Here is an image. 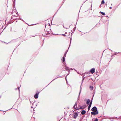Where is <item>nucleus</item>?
I'll return each mask as SVG.
<instances>
[{"label": "nucleus", "instance_id": "obj_1", "mask_svg": "<svg viewBox=\"0 0 121 121\" xmlns=\"http://www.w3.org/2000/svg\"><path fill=\"white\" fill-rule=\"evenodd\" d=\"M98 111H93L91 112V114L95 115L96 114H98Z\"/></svg>", "mask_w": 121, "mask_h": 121}, {"label": "nucleus", "instance_id": "obj_2", "mask_svg": "<svg viewBox=\"0 0 121 121\" xmlns=\"http://www.w3.org/2000/svg\"><path fill=\"white\" fill-rule=\"evenodd\" d=\"M78 114L77 112H75L73 114V118L74 119H76L78 116Z\"/></svg>", "mask_w": 121, "mask_h": 121}, {"label": "nucleus", "instance_id": "obj_3", "mask_svg": "<svg viewBox=\"0 0 121 121\" xmlns=\"http://www.w3.org/2000/svg\"><path fill=\"white\" fill-rule=\"evenodd\" d=\"M91 110L92 111H98L96 107L95 106H94L91 109Z\"/></svg>", "mask_w": 121, "mask_h": 121}, {"label": "nucleus", "instance_id": "obj_4", "mask_svg": "<svg viewBox=\"0 0 121 121\" xmlns=\"http://www.w3.org/2000/svg\"><path fill=\"white\" fill-rule=\"evenodd\" d=\"M39 92H37L35 95L34 97L35 99H36L38 98V95Z\"/></svg>", "mask_w": 121, "mask_h": 121}, {"label": "nucleus", "instance_id": "obj_5", "mask_svg": "<svg viewBox=\"0 0 121 121\" xmlns=\"http://www.w3.org/2000/svg\"><path fill=\"white\" fill-rule=\"evenodd\" d=\"M95 69L94 68L91 69L90 70V72L92 73H93L95 72Z\"/></svg>", "mask_w": 121, "mask_h": 121}, {"label": "nucleus", "instance_id": "obj_6", "mask_svg": "<svg viewBox=\"0 0 121 121\" xmlns=\"http://www.w3.org/2000/svg\"><path fill=\"white\" fill-rule=\"evenodd\" d=\"M65 69L66 70L68 71V72H69L68 74H69L70 73V70L69 69V68L66 66V67H65Z\"/></svg>", "mask_w": 121, "mask_h": 121}, {"label": "nucleus", "instance_id": "obj_7", "mask_svg": "<svg viewBox=\"0 0 121 121\" xmlns=\"http://www.w3.org/2000/svg\"><path fill=\"white\" fill-rule=\"evenodd\" d=\"M86 113V111L84 110H82L81 112V114L82 115L85 114Z\"/></svg>", "mask_w": 121, "mask_h": 121}, {"label": "nucleus", "instance_id": "obj_8", "mask_svg": "<svg viewBox=\"0 0 121 121\" xmlns=\"http://www.w3.org/2000/svg\"><path fill=\"white\" fill-rule=\"evenodd\" d=\"M66 55H65V54L64 55V56L63 57V59H61L62 61H63V62L65 61V58L66 57Z\"/></svg>", "mask_w": 121, "mask_h": 121}, {"label": "nucleus", "instance_id": "obj_9", "mask_svg": "<svg viewBox=\"0 0 121 121\" xmlns=\"http://www.w3.org/2000/svg\"><path fill=\"white\" fill-rule=\"evenodd\" d=\"M90 100L89 99H88L87 101L86 102V104L87 105H89L90 104Z\"/></svg>", "mask_w": 121, "mask_h": 121}, {"label": "nucleus", "instance_id": "obj_10", "mask_svg": "<svg viewBox=\"0 0 121 121\" xmlns=\"http://www.w3.org/2000/svg\"><path fill=\"white\" fill-rule=\"evenodd\" d=\"M77 104L76 102L75 104L73 106V108L75 109H76V108L77 107Z\"/></svg>", "mask_w": 121, "mask_h": 121}, {"label": "nucleus", "instance_id": "obj_11", "mask_svg": "<svg viewBox=\"0 0 121 121\" xmlns=\"http://www.w3.org/2000/svg\"><path fill=\"white\" fill-rule=\"evenodd\" d=\"M85 107H84V106L83 107H82V106H81L80 108H79V109H84Z\"/></svg>", "mask_w": 121, "mask_h": 121}, {"label": "nucleus", "instance_id": "obj_12", "mask_svg": "<svg viewBox=\"0 0 121 121\" xmlns=\"http://www.w3.org/2000/svg\"><path fill=\"white\" fill-rule=\"evenodd\" d=\"M91 104H89V105L88 106V111L90 110V108H91Z\"/></svg>", "mask_w": 121, "mask_h": 121}, {"label": "nucleus", "instance_id": "obj_13", "mask_svg": "<svg viewBox=\"0 0 121 121\" xmlns=\"http://www.w3.org/2000/svg\"><path fill=\"white\" fill-rule=\"evenodd\" d=\"M100 13H101L103 15H105V13L103 12H100Z\"/></svg>", "mask_w": 121, "mask_h": 121}, {"label": "nucleus", "instance_id": "obj_14", "mask_svg": "<svg viewBox=\"0 0 121 121\" xmlns=\"http://www.w3.org/2000/svg\"><path fill=\"white\" fill-rule=\"evenodd\" d=\"M90 88L91 90H92L93 88V87L91 86H90Z\"/></svg>", "mask_w": 121, "mask_h": 121}, {"label": "nucleus", "instance_id": "obj_15", "mask_svg": "<svg viewBox=\"0 0 121 121\" xmlns=\"http://www.w3.org/2000/svg\"><path fill=\"white\" fill-rule=\"evenodd\" d=\"M62 62L64 64V65L65 66V67H66V65L65 63V61L63 62V61H62Z\"/></svg>", "mask_w": 121, "mask_h": 121}, {"label": "nucleus", "instance_id": "obj_16", "mask_svg": "<svg viewBox=\"0 0 121 121\" xmlns=\"http://www.w3.org/2000/svg\"><path fill=\"white\" fill-rule=\"evenodd\" d=\"M81 89L80 88V92H79V95H78V98L79 97V96L80 95V93H81Z\"/></svg>", "mask_w": 121, "mask_h": 121}, {"label": "nucleus", "instance_id": "obj_17", "mask_svg": "<svg viewBox=\"0 0 121 121\" xmlns=\"http://www.w3.org/2000/svg\"><path fill=\"white\" fill-rule=\"evenodd\" d=\"M93 97L92 98V99H93ZM92 102V99L91 100V101L90 102V103L89 104L91 105Z\"/></svg>", "mask_w": 121, "mask_h": 121}, {"label": "nucleus", "instance_id": "obj_18", "mask_svg": "<svg viewBox=\"0 0 121 121\" xmlns=\"http://www.w3.org/2000/svg\"><path fill=\"white\" fill-rule=\"evenodd\" d=\"M119 52H115L114 54H113V55H115L117 54V53H119Z\"/></svg>", "mask_w": 121, "mask_h": 121}, {"label": "nucleus", "instance_id": "obj_19", "mask_svg": "<svg viewBox=\"0 0 121 121\" xmlns=\"http://www.w3.org/2000/svg\"><path fill=\"white\" fill-rule=\"evenodd\" d=\"M104 0L102 1L101 2V4H104Z\"/></svg>", "mask_w": 121, "mask_h": 121}, {"label": "nucleus", "instance_id": "obj_20", "mask_svg": "<svg viewBox=\"0 0 121 121\" xmlns=\"http://www.w3.org/2000/svg\"><path fill=\"white\" fill-rule=\"evenodd\" d=\"M15 0H13V2L14 4H15Z\"/></svg>", "mask_w": 121, "mask_h": 121}, {"label": "nucleus", "instance_id": "obj_21", "mask_svg": "<svg viewBox=\"0 0 121 121\" xmlns=\"http://www.w3.org/2000/svg\"><path fill=\"white\" fill-rule=\"evenodd\" d=\"M98 119L97 118H96L94 121H98Z\"/></svg>", "mask_w": 121, "mask_h": 121}, {"label": "nucleus", "instance_id": "obj_22", "mask_svg": "<svg viewBox=\"0 0 121 121\" xmlns=\"http://www.w3.org/2000/svg\"><path fill=\"white\" fill-rule=\"evenodd\" d=\"M67 52H68V50L66 51H65V53L64 54H65V55H66V53H67Z\"/></svg>", "mask_w": 121, "mask_h": 121}, {"label": "nucleus", "instance_id": "obj_23", "mask_svg": "<svg viewBox=\"0 0 121 121\" xmlns=\"http://www.w3.org/2000/svg\"><path fill=\"white\" fill-rule=\"evenodd\" d=\"M79 108H76V109H75V110H78L79 109Z\"/></svg>", "mask_w": 121, "mask_h": 121}, {"label": "nucleus", "instance_id": "obj_24", "mask_svg": "<svg viewBox=\"0 0 121 121\" xmlns=\"http://www.w3.org/2000/svg\"><path fill=\"white\" fill-rule=\"evenodd\" d=\"M61 35H63V36H66V35H65L64 34H62Z\"/></svg>", "mask_w": 121, "mask_h": 121}, {"label": "nucleus", "instance_id": "obj_25", "mask_svg": "<svg viewBox=\"0 0 121 121\" xmlns=\"http://www.w3.org/2000/svg\"><path fill=\"white\" fill-rule=\"evenodd\" d=\"M19 19H20V20H21L23 21V20H22V19L20 17H19Z\"/></svg>", "mask_w": 121, "mask_h": 121}, {"label": "nucleus", "instance_id": "obj_26", "mask_svg": "<svg viewBox=\"0 0 121 121\" xmlns=\"http://www.w3.org/2000/svg\"><path fill=\"white\" fill-rule=\"evenodd\" d=\"M63 27H64V28H66V29H67V28H66L64 26V25H63Z\"/></svg>", "mask_w": 121, "mask_h": 121}, {"label": "nucleus", "instance_id": "obj_27", "mask_svg": "<svg viewBox=\"0 0 121 121\" xmlns=\"http://www.w3.org/2000/svg\"><path fill=\"white\" fill-rule=\"evenodd\" d=\"M63 27H64V28H66V29H67V28H66L64 26V25H63Z\"/></svg>", "mask_w": 121, "mask_h": 121}, {"label": "nucleus", "instance_id": "obj_28", "mask_svg": "<svg viewBox=\"0 0 121 121\" xmlns=\"http://www.w3.org/2000/svg\"><path fill=\"white\" fill-rule=\"evenodd\" d=\"M76 27H75L73 28V29L74 30H75Z\"/></svg>", "mask_w": 121, "mask_h": 121}, {"label": "nucleus", "instance_id": "obj_29", "mask_svg": "<svg viewBox=\"0 0 121 121\" xmlns=\"http://www.w3.org/2000/svg\"><path fill=\"white\" fill-rule=\"evenodd\" d=\"M20 87H18V90H19V91H20V89H19V88H20Z\"/></svg>", "mask_w": 121, "mask_h": 121}, {"label": "nucleus", "instance_id": "obj_30", "mask_svg": "<svg viewBox=\"0 0 121 121\" xmlns=\"http://www.w3.org/2000/svg\"><path fill=\"white\" fill-rule=\"evenodd\" d=\"M74 69L75 70V71H76V72H77V71L74 69Z\"/></svg>", "mask_w": 121, "mask_h": 121}, {"label": "nucleus", "instance_id": "obj_31", "mask_svg": "<svg viewBox=\"0 0 121 121\" xmlns=\"http://www.w3.org/2000/svg\"><path fill=\"white\" fill-rule=\"evenodd\" d=\"M109 9H112V7H109Z\"/></svg>", "mask_w": 121, "mask_h": 121}, {"label": "nucleus", "instance_id": "obj_32", "mask_svg": "<svg viewBox=\"0 0 121 121\" xmlns=\"http://www.w3.org/2000/svg\"><path fill=\"white\" fill-rule=\"evenodd\" d=\"M71 39H72L71 38L70 39V43H71Z\"/></svg>", "mask_w": 121, "mask_h": 121}, {"label": "nucleus", "instance_id": "obj_33", "mask_svg": "<svg viewBox=\"0 0 121 121\" xmlns=\"http://www.w3.org/2000/svg\"><path fill=\"white\" fill-rule=\"evenodd\" d=\"M84 78L83 79H82V82H83V80H84Z\"/></svg>", "mask_w": 121, "mask_h": 121}, {"label": "nucleus", "instance_id": "obj_34", "mask_svg": "<svg viewBox=\"0 0 121 121\" xmlns=\"http://www.w3.org/2000/svg\"><path fill=\"white\" fill-rule=\"evenodd\" d=\"M58 78V77H57V78H55L54 79H53V80H54L55 79H56L57 78Z\"/></svg>", "mask_w": 121, "mask_h": 121}, {"label": "nucleus", "instance_id": "obj_35", "mask_svg": "<svg viewBox=\"0 0 121 121\" xmlns=\"http://www.w3.org/2000/svg\"><path fill=\"white\" fill-rule=\"evenodd\" d=\"M65 79H66V81H67V79H66V78H65Z\"/></svg>", "mask_w": 121, "mask_h": 121}, {"label": "nucleus", "instance_id": "obj_36", "mask_svg": "<svg viewBox=\"0 0 121 121\" xmlns=\"http://www.w3.org/2000/svg\"><path fill=\"white\" fill-rule=\"evenodd\" d=\"M77 72L78 73V72Z\"/></svg>", "mask_w": 121, "mask_h": 121}, {"label": "nucleus", "instance_id": "obj_37", "mask_svg": "<svg viewBox=\"0 0 121 121\" xmlns=\"http://www.w3.org/2000/svg\"><path fill=\"white\" fill-rule=\"evenodd\" d=\"M69 47H70V45H69V47L68 49H69Z\"/></svg>", "mask_w": 121, "mask_h": 121}, {"label": "nucleus", "instance_id": "obj_38", "mask_svg": "<svg viewBox=\"0 0 121 121\" xmlns=\"http://www.w3.org/2000/svg\"><path fill=\"white\" fill-rule=\"evenodd\" d=\"M67 33L66 32L65 33V34H66V33Z\"/></svg>", "mask_w": 121, "mask_h": 121}, {"label": "nucleus", "instance_id": "obj_39", "mask_svg": "<svg viewBox=\"0 0 121 121\" xmlns=\"http://www.w3.org/2000/svg\"><path fill=\"white\" fill-rule=\"evenodd\" d=\"M16 89L17 90V88H16Z\"/></svg>", "mask_w": 121, "mask_h": 121}, {"label": "nucleus", "instance_id": "obj_40", "mask_svg": "<svg viewBox=\"0 0 121 121\" xmlns=\"http://www.w3.org/2000/svg\"><path fill=\"white\" fill-rule=\"evenodd\" d=\"M111 5H112V4H111Z\"/></svg>", "mask_w": 121, "mask_h": 121}, {"label": "nucleus", "instance_id": "obj_41", "mask_svg": "<svg viewBox=\"0 0 121 121\" xmlns=\"http://www.w3.org/2000/svg\"><path fill=\"white\" fill-rule=\"evenodd\" d=\"M106 17H108V16H106Z\"/></svg>", "mask_w": 121, "mask_h": 121}]
</instances>
